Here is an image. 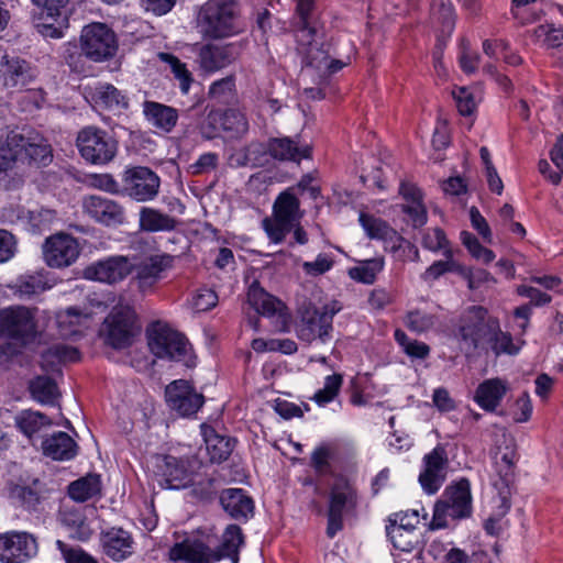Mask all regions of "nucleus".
I'll list each match as a JSON object with an SVG mask.
<instances>
[{"mask_svg":"<svg viewBox=\"0 0 563 563\" xmlns=\"http://www.w3.org/2000/svg\"><path fill=\"white\" fill-rule=\"evenodd\" d=\"M76 144L81 157L95 165H104L117 155L118 143L104 130L86 126L78 132Z\"/></svg>","mask_w":563,"mask_h":563,"instance_id":"423d86ee","label":"nucleus"},{"mask_svg":"<svg viewBox=\"0 0 563 563\" xmlns=\"http://www.w3.org/2000/svg\"><path fill=\"white\" fill-rule=\"evenodd\" d=\"M84 209L89 217L108 227L121 224L124 220V209L118 202L101 196L85 198Z\"/></svg>","mask_w":563,"mask_h":563,"instance_id":"aec40b11","label":"nucleus"},{"mask_svg":"<svg viewBox=\"0 0 563 563\" xmlns=\"http://www.w3.org/2000/svg\"><path fill=\"white\" fill-rule=\"evenodd\" d=\"M101 543L104 553L113 561L120 562L133 553V538L121 528H110L101 533Z\"/></svg>","mask_w":563,"mask_h":563,"instance_id":"5701e85b","label":"nucleus"},{"mask_svg":"<svg viewBox=\"0 0 563 563\" xmlns=\"http://www.w3.org/2000/svg\"><path fill=\"white\" fill-rule=\"evenodd\" d=\"M383 258H373L361 266L351 268L350 276L357 282L369 285L375 282L377 274L383 269Z\"/></svg>","mask_w":563,"mask_h":563,"instance_id":"3c124183","label":"nucleus"},{"mask_svg":"<svg viewBox=\"0 0 563 563\" xmlns=\"http://www.w3.org/2000/svg\"><path fill=\"white\" fill-rule=\"evenodd\" d=\"M508 390V385L500 378H490L478 385L475 401L486 411H494Z\"/></svg>","mask_w":563,"mask_h":563,"instance_id":"cd10ccee","label":"nucleus"},{"mask_svg":"<svg viewBox=\"0 0 563 563\" xmlns=\"http://www.w3.org/2000/svg\"><path fill=\"white\" fill-rule=\"evenodd\" d=\"M206 450L212 463H221L231 455L234 441L228 435L219 434L212 427L203 426Z\"/></svg>","mask_w":563,"mask_h":563,"instance_id":"7c9ffc66","label":"nucleus"},{"mask_svg":"<svg viewBox=\"0 0 563 563\" xmlns=\"http://www.w3.org/2000/svg\"><path fill=\"white\" fill-rule=\"evenodd\" d=\"M358 220L368 238L390 244L393 251L400 247L401 238L386 221L364 212L360 213Z\"/></svg>","mask_w":563,"mask_h":563,"instance_id":"bb28decb","label":"nucleus"},{"mask_svg":"<svg viewBox=\"0 0 563 563\" xmlns=\"http://www.w3.org/2000/svg\"><path fill=\"white\" fill-rule=\"evenodd\" d=\"M247 300L258 313L267 317L280 314L285 308L279 299L256 286L250 288Z\"/></svg>","mask_w":563,"mask_h":563,"instance_id":"e433bc0d","label":"nucleus"},{"mask_svg":"<svg viewBox=\"0 0 563 563\" xmlns=\"http://www.w3.org/2000/svg\"><path fill=\"white\" fill-rule=\"evenodd\" d=\"M165 396L170 409L184 417L196 413L205 401L203 395L197 393L184 379L170 383L165 389Z\"/></svg>","mask_w":563,"mask_h":563,"instance_id":"ddd939ff","label":"nucleus"},{"mask_svg":"<svg viewBox=\"0 0 563 563\" xmlns=\"http://www.w3.org/2000/svg\"><path fill=\"white\" fill-rule=\"evenodd\" d=\"M16 252V240L7 230H0V264L10 261Z\"/></svg>","mask_w":563,"mask_h":563,"instance_id":"338daca9","label":"nucleus"},{"mask_svg":"<svg viewBox=\"0 0 563 563\" xmlns=\"http://www.w3.org/2000/svg\"><path fill=\"white\" fill-rule=\"evenodd\" d=\"M80 254L78 241L67 233H56L45 240L43 245L44 261L49 267L70 266Z\"/></svg>","mask_w":563,"mask_h":563,"instance_id":"9b49d317","label":"nucleus"},{"mask_svg":"<svg viewBox=\"0 0 563 563\" xmlns=\"http://www.w3.org/2000/svg\"><path fill=\"white\" fill-rule=\"evenodd\" d=\"M472 511V496L470 482L460 479L456 484L445 488L440 500L434 505L433 518L430 522L432 530L443 529L448 526L446 518H466Z\"/></svg>","mask_w":563,"mask_h":563,"instance_id":"20e7f679","label":"nucleus"},{"mask_svg":"<svg viewBox=\"0 0 563 563\" xmlns=\"http://www.w3.org/2000/svg\"><path fill=\"white\" fill-rule=\"evenodd\" d=\"M272 163L269 143L252 141L246 146L234 151L229 156V164L232 167H266Z\"/></svg>","mask_w":563,"mask_h":563,"instance_id":"412c9836","label":"nucleus"},{"mask_svg":"<svg viewBox=\"0 0 563 563\" xmlns=\"http://www.w3.org/2000/svg\"><path fill=\"white\" fill-rule=\"evenodd\" d=\"M82 53L93 62H102L114 56L118 43L114 32L103 23L86 25L80 35Z\"/></svg>","mask_w":563,"mask_h":563,"instance_id":"6e6552de","label":"nucleus"},{"mask_svg":"<svg viewBox=\"0 0 563 563\" xmlns=\"http://www.w3.org/2000/svg\"><path fill=\"white\" fill-rule=\"evenodd\" d=\"M15 423L23 434L32 438L43 429L48 428L52 421L38 411L23 410L15 417Z\"/></svg>","mask_w":563,"mask_h":563,"instance_id":"a19ab883","label":"nucleus"},{"mask_svg":"<svg viewBox=\"0 0 563 563\" xmlns=\"http://www.w3.org/2000/svg\"><path fill=\"white\" fill-rule=\"evenodd\" d=\"M197 23L205 36H232L241 31L239 4L235 0H208L199 10Z\"/></svg>","mask_w":563,"mask_h":563,"instance_id":"f257e3e1","label":"nucleus"},{"mask_svg":"<svg viewBox=\"0 0 563 563\" xmlns=\"http://www.w3.org/2000/svg\"><path fill=\"white\" fill-rule=\"evenodd\" d=\"M305 43L298 42L300 52L305 55L307 66L317 69L325 68L329 64L328 51H325L317 40L314 34L311 37H305Z\"/></svg>","mask_w":563,"mask_h":563,"instance_id":"79ce46f5","label":"nucleus"},{"mask_svg":"<svg viewBox=\"0 0 563 563\" xmlns=\"http://www.w3.org/2000/svg\"><path fill=\"white\" fill-rule=\"evenodd\" d=\"M445 260L444 261H435L431 266H429L426 272L422 275V278L424 280L429 279H438L440 276L448 272H455L459 274L464 275L466 278H468V286L470 288H474V279L471 276V273L461 264H459L453 258V250L452 249H445L443 253Z\"/></svg>","mask_w":563,"mask_h":563,"instance_id":"f704fd0d","label":"nucleus"},{"mask_svg":"<svg viewBox=\"0 0 563 563\" xmlns=\"http://www.w3.org/2000/svg\"><path fill=\"white\" fill-rule=\"evenodd\" d=\"M486 328L487 332L484 342L489 343L490 349L496 355L501 353L516 354L518 352V347L512 343L511 335L500 330L499 321L497 319L488 318Z\"/></svg>","mask_w":563,"mask_h":563,"instance_id":"c9c22d12","label":"nucleus"},{"mask_svg":"<svg viewBox=\"0 0 563 563\" xmlns=\"http://www.w3.org/2000/svg\"><path fill=\"white\" fill-rule=\"evenodd\" d=\"M296 14L298 22L296 23V37L297 42H303L305 37H311L314 30L310 26L309 16L313 10V0H296Z\"/></svg>","mask_w":563,"mask_h":563,"instance_id":"de8ad7c7","label":"nucleus"},{"mask_svg":"<svg viewBox=\"0 0 563 563\" xmlns=\"http://www.w3.org/2000/svg\"><path fill=\"white\" fill-rule=\"evenodd\" d=\"M432 15L442 25V32L450 34L454 27V9L449 0H433Z\"/></svg>","mask_w":563,"mask_h":563,"instance_id":"864d4df0","label":"nucleus"},{"mask_svg":"<svg viewBox=\"0 0 563 563\" xmlns=\"http://www.w3.org/2000/svg\"><path fill=\"white\" fill-rule=\"evenodd\" d=\"M21 134L0 135V174L11 170L20 156Z\"/></svg>","mask_w":563,"mask_h":563,"instance_id":"ea45409f","label":"nucleus"},{"mask_svg":"<svg viewBox=\"0 0 563 563\" xmlns=\"http://www.w3.org/2000/svg\"><path fill=\"white\" fill-rule=\"evenodd\" d=\"M538 37H544L545 43L550 47H558L563 42V26H554L553 24L540 25L536 30Z\"/></svg>","mask_w":563,"mask_h":563,"instance_id":"0e129e2a","label":"nucleus"},{"mask_svg":"<svg viewBox=\"0 0 563 563\" xmlns=\"http://www.w3.org/2000/svg\"><path fill=\"white\" fill-rule=\"evenodd\" d=\"M172 561L186 563H214L222 559V554L212 550L199 539H185L175 543L168 551Z\"/></svg>","mask_w":563,"mask_h":563,"instance_id":"f3484780","label":"nucleus"},{"mask_svg":"<svg viewBox=\"0 0 563 563\" xmlns=\"http://www.w3.org/2000/svg\"><path fill=\"white\" fill-rule=\"evenodd\" d=\"M341 310L336 302L318 308L311 303L300 309V320L297 324L299 340L311 343L320 340L325 343L331 338L333 317Z\"/></svg>","mask_w":563,"mask_h":563,"instance_id":"39448f33","label":"nucleus"},{"mask_svg":"<svg viewBox=\"0 0 563 563\" xmlns=\"http://www.w3.org/2000/svg\"><path fill=\"white\" fill-rule=\"evenodd\" d=\"M88 316L84 314L82 311L76 307L67 308L64 311H59L56 314V322L59 328L60 335L70 338L80 332L79 328L82 320L87 319Z\"/></svg>","mask_w":563,"mask_h":563,"instance_id":"37998d69","label":"nucleus"},{"mask_svg":"<svg viewBox=\"0 0 563 563\" xmlns=\"http://www.w3.org/2000/svg\"><path fill=\"white\" fill-rule=\"evenodd\" d=\"M68 27L67 19H56L54 22H43L37 24V31L46 38H62L65 30Z\"/></svg>","mask_w":563,"mask_h":563,"instance_id":"e2e57ef3","label":"nucleus"},{"mask_svg":"<svg viewBox=\"0 0 563 563\" xmlns=\"http://www.w3.org/2000/svg\"><path fill=\"white\" fill-rule=\"evenodd\" d=\"M243 544V533L239 526L230 525L222 537L223 555L236 554L239 548Z\"/></svg>","mask_w":563,"mask_h":563,"instance_id":"4d7b16f0","label":"nucleus"},{"mask_svg":"<svg viewBox=\"0 0 563 563\" xmlns=\"http://www.w3.org/2000/svg\"><path fill=\"white\" fill-rule=\"evenodd\" d=\"M57 545L63 552L66 563H98L92 556L80 549L66 550V545L62 541H57Z\"/></svg>","mask_w":563,"mask_h":563,"instance_id":"774afa93","label":"nucleus"},{"mask_svg":"<svg viewBox=\"0 0 563 563\" xmlns=\"http://www.w3.org/2000/svg\"><path fill=\"white\" fill-rule=\"evenodd\" d=\"M156 468L161 485L169 489L188 488L195 473L191 460L173 455L157 457Z\"/></svg>","mask_w":563,"mask_h":563,"instance_id":"9d476101","label":"nucleus"},{"mask_svg":"<svg viewBox=\"0 0 563 563\" xmlns=\"http://www.w3.org/2000/svg\"><path fill=\"white\" fill-rule=\"evenodd\" d=\"M342 384L343 377L341 374L329 375L324 378L323 387L317 390L311 399L319 406H325L335 399Z\"/></svg>","mask_w":563,"mask_h":563,"instance_id":"09e8293b","label":"nucleus"},{"mask_svg":"<svg viewBox=\"0 0 563 563\" xmlns=\"http://www.w3.org/2000/svg\"><path fill=\"white\" fill-rule=\"evenodd\" d=\"M68 496L77 501L85 503L101 497L102 481L99 474L89 473L68 485Z\"/></svg>","mask_w":563,"mask_h":563,"instance_id":"2f4dec72","label":"nucleus"},{"mask_svg":"<svg viewBox=\"0 0 563 563\" xmlns=\"http://www.w3.org/2000/svg\"><path fill=\"white\" fill-rule=\"evenodd\" d=\"M434 323L435 318L433 314L420 310L410 311L406 317V325L417 333L428 331Z\"/></svg>","mask_w":563,"mask_h":563,"instance_id":"13d9d810","label":"nucleus"},{"mask_svg":"<svg viewBox=\"0 0 563 563\" xmlns=\"http://www.w3.org/2000/svg\"><path fill=\"white\" fill-rule=\"evenodd\" d=\"M21 144L22 146H20V154L24 151L32 162L42 165H46L48 162H51L52 150L46 142H30L29 140H25L23 135H21Z\"/></svg>","mask_w":563,"mask_h":563,"instance_id":"8fccbe9b","label":"nucleus"},{"mask_svg":"<svg viewBox=\"0 0 563 563\" xmlns=\"http://www.w3.org/2000/svg\"><path fill=\"white\" fill-rule=\"evenodd\" d=\"M448 466V454L441 444L424 455L423 471L419 475V483L427 494L433 495L440 489L445 481Z\"/></svg>","mask_w":563,"mask_h":563,"instance_id":"f8f14e48","label":"nucleus"},{"mask_svg":"<svg viewBox=\"0 0 563 563\" xmlns=\"http://www.w3.org/2000/svg\"><path fill=\"white\" fill-rule=\"evenodd\" d=\"M0 75L3 85L9 88L24 87L33 77L32 69L19 57L3 56L0 63Z\"/></svg>","mask_w":563,"mask_h":563,"instance_id":"a878e982","label":"nucleus"},{"mask_svg":"<svg viewBox=\"0 0 563 563\" xmlns=\"http://www.w3.org/2000/svg\"><path fill=\"white\" fill-rule=\"evenodd\" d=\"M422 246L433 253H438L440 251L444 253L445 249H451L444 231L440 228H433L424 232L422 236Z\"/></svg>","mask_w":563,"mask_h":563,"instance_id":"6e6d98bb","label":"nucleus"},{"mask_svg":"<svg viewBox=\"0 0 563 563\" xmlns=\"http://www.w3.org/2000/svg\"><path fill=\"white\" fill-rule=\"evenodd\" d=\"M47 283L41 275L20 276L11 286L13 294L22 299L38 295L47 289Z\"/></svg>","mask_w":563,"mask_h":563,"instance_id":"a18cd8bd","label":"nucleus"},{"mask_svg":"<svg viewBox=\"0 0 563 563\" xmlns=\"http://www.w3.org/2000/svg\"><path fill=\"white\" fill-rule=\"evenodd\" d=\"M453 97L456 101L459 112L462 115H471L475 108L476 102L472 91L466 87H460L453 90Z\"/></svg>","mask_w":563,"mask_h":563,"instance_id":"680f3d73","label":"nucleus"},{"mask_svg":"<svg viewBox=\"0 0 563 563\" xmlns=\"http://www.w3.org/2000/svg\"><path fill=\"white\" fill-rule=\"evenodd\" d=\"M143 114L153 126L164 132H170L178 120L175 108L148 100L143 103Z\"/></svg>","mask_w":563,"mask_h":563,"instance_id":"c85d7f7f","label":"nucleus"},{"mask_svg":"<svg viewBox=\"0 0 563 563\" xmlns=\"http://www.w3.org/2000/svg\"><path fill=\"white\" fill-rule=\"evenodd\" d=\"M240 55V46L229 44H207L200 48L199 65L207 73L220 70L233 63Z\"/></svg>","mask_w":563,"mask_h":563,"instance_id":"a211bd4d","label":"nucleus"},{"mask_svg":"<svg viewBox=\"0 0 563 563\" xmlns=\"http://www.w3.org/2000/svg\"><path fill=\"white\" fill-rule=\"evenodd\" d=\"M92 99L97 104L110 110L126 109L129 106L126 96L113 85L107 82L96 86Z\"/></svg>","mask_w":563,"mask_h":563,"instance_id":"58836bf2","label":"nucleus"},{"mask_svg":"<svg viewBox=\"0 0 563 563\" xmlns=\"http://www.w3.org/2000/svg\"><path fill=\"white\" fill-rule=\"evenodd\" d=\"M208 119L213 122L220 121L223 131L234 139L242 137L249 131V121L245 114L238 109H228L222 113L211 111Z\"/></svg>","mask_w":563,"mask_h":563,"instance_id":"473e14b6","label":"nucleus"},{"mask_svg":"<svg viewBox=\"0 0 563 563\" xmlns=\"http://www.w3.org/2000/svg\"><path fill=\"white\" fill-rule=\"evenodd\" d=\"M217 302L218 296L211 289H201L192 298V307L199 312L210 310L217 305Z\"/></svg>","mask_w":563,"mask_h":563,"instance_id":"69168bd1","label":"nucleus"},{"mask_svg":"<svg viewBox=\"0 0 563 563\" xmlns=\"http://www.w3.org/2000/svg\"><path fill=\"white\" fill-rule=\"evenodd\" d=\"M36 552V541L26 532H9L0 536V561L4 563H23Z\"/></svg>","mask_w":563,"mask_h":563,"instance_id":"4468645a","label":"nucleus"},{"mask_svg":"<svg viewBox=\"0 0 563 563\" xmlns=\"http://www.w3.org/2000/svg\"><path fill=\"white\" fill-rule=\"evenodd\" d=\"M386 531L396 549L402 552H410L413 549V533H409L408 531L398 528L397 525L387 526Z\"/></svg>","mask_w":563,"mask_h":563,"instance_id":"5fc2aeb1","label":"nucleus"},{"mask_svg":"<svg viewBox=\"0 0 563 563\" xmlns=\"http://www.w3.org/2000/svg\"><path fill=\"white\" fill-rule=\"evenodd\" d=\"M140 230L144 232H169L177 225V220L155 208L143 207L140 210Z\"/></svg>","mask_w":563,"mask_h":563,"instance_id":"72a5a7b5","label":"nucleus"},{"mask_svg":"<svg viewBox=\"0 0 563 563\" xmlns=\"http://www.w3.org/2000/svg\"><path fill=\"white\" fill-rule=\"evenodd\" d=\"M158 57L161 60L167 63L170 66L172 71L175 75V78L179 81L180 90L184 93H187L190 88L192 78L191 74L186 68V65L181 63L176 56L168 53H159Z\"/></svg>","mask_w":563,"mask_h":563,"instance_id":"603ef678","label":"nucleus"},{"mask_svg":"<svg viewBox=\"0 0 563 563\" xmlns=\"http://www.w3.org/2000/svg\"><path fill=\"white\" fill-rule=\"evenodd\" d=\"M487 310L479 306L467 309L459 328L457 336L466 350H475L486 338Z\"/></svg>","mask_w":563,"mask_h":563,"instance_id":"dca6fc26","label":"nucleus"},{"mask_svg":"<svg viewBox=\"0 0 563 563\" xmlns=\"http://www.w3.org/2000/svg\"><path fill=\"white\" fill-rule=\"evenodd\" d=\"M272 161L297 162L310 157L311 147L288 136L268 140Z\"/></svg>","mask_w":563,"mask_h":563,"instance_id":"393cba45","label":"nucleus"},{"mask_svg":"<svg viewBox=\"0 0 563 563\" xmlns=\"http://www.w3.org/2000/svg\"><path fill=\"white\" fill-rule=\"evenodd\" d=\"M133 265L126 256H111L92 263L84 269V277L89 280L115 284L132 272Z\"/></svg>","mask_w":563,"mask_h":563,"instance_id":"2eb2a0df","label":"nucleus"},{"mask_svg":"<svg viewBox=\"0 0 563 563\" xmlns=\"http://www.w3.org/2000/svg\"><path fill=\"white\" fill-rule=\"evenodd\" d=\"M190 482V495L199 500L212 499L217 492L216 478L206 472H195Z\"/></svg>","mask_w":563,"mask_h":563,"instance_id":"49530a36","label":"nucleus"},{"mask_svg":"<svg viewBox=\"0 0 563 563\" xmlns=\"http://www.w3.org/2000/svg\"><path fill=\"white\" fill-rule=\"evenodd\" d=\"M173 257L167 254L153 255L136 266L134 280L142 292L152 291L163 278L164 272L172 266Z\"/></svg>","mask_w":563,"mask_h":563,"instance_id":"6ab92c4d","label":"nucleus"},{"mask_svg":"<svg viewBox=\"0 0 563 563\" xmlns=\"http://www.w3.org/2000/svg\"><path fill=\"white\" fill-rule=\"evenodd\" d=\"M357 503V494L354 486L344 477L335 478L330 489L328 512L343 516L354 509Z\"/></svg>","mask_w":563,"mask_h":563,"instance_id":"b1692460","label":"nucleus"},{"mask_svg":"<svg viewBox=\"0 0 563 563\" xmlns=\"http://www.w3.org/2000/svg\"><path fill=\"white\" fill-rule=\"evenodd\" d=\"M44 455L56 461L71 460L77 454V444L66 432H55L42 443Z\"/></svg>","mask_w":563,"mask_h":563,"instance_id":"c756f323","label":"nucleus"},{"mask_svg":"<svg viewBox=\"0 0 563 563\" xmlns=\"http://www.w3.org/2000/svg\"><path fill=\"white\" fill-rule=\"evenodd\" d=\"M123 190L139 202L153 200L159 191L161 179L148 167L136 166L123 174Z\"/></svg>","mask_w":563,"mask_h":563,"instance_id":"1a4fd4ad","label":"nucleus"},{"mask_svg":"<svg viewBox=\"0 0 563 563\" xmlns=\"http://www.w3.org/2000/svg\"><path fill=\"white\" fill-rule=\"evenodd\" d=\"M147 341L151 352L162 360L183 362L192 366L191 347L187 339L178 331L163 322H155L147 330Z\"/></svg>","mask_w":563,"mask_h":563,"instance_id":"7ed1b4c3","label":"nucleus"},{"mask_svg":"<svg viewBox=\"0 0 563 563\" xmlns=\"http://www.w3.org/2000/svg\"><path fill=\"white\" fill-rule=\"evenodd\" d=\"M140 331L141 325L133 307L119 302L106 317L100 335L107 345L115 350H123L132 345Z\"/></svg>","mask_w":563,"mask_h":563,"instance_id":"f03ea898","label":"nucleus"},{"mask_svg":"<svg viewBox=\"0 0 563 563\" xmlns=\"http://www.w3.org/2000/svg\"><path fill=\"white\" fill-rule=\"evenodd\" d=\"M62 522L70 528L78 529L79 539H87L90 531L85 522L82 514L77 509H64L60 512Z\"/></svg>","mask_w":563,"mask_h":563,"instance_id":"bf43d9fd","label":"nucleus"},{"mask_svg":"<svg viewBox=\"0 0 563 563\" xmlns=\"http://www.w3.org/2000/svg\"><path fill=\"white\" fill-rule=\"evenodd\" d=\"M32 397L42 405H55L59 396L55 382L46 376H38L30 384Z\"/></svg>","mask_w":563,"mask_h":563,"instance_id":"c03bdc74","label":"nucleus"},{"mask_svg":"<svg viewBox=\"0 0 563 563\" xmlns=\"http://www.w3.org/2000/svg\"><path fill=\"white\" fill-rule=\"evenodd\" d=\"M273 209L276 219H279L280 222H287L290 225H294L301 217L300 202L290 190H285L279 194Z\"/></svg>","mask_w":563,"mask_h":563,"instance_id":"4c0bfd02","label":"nucleus"},{"mask_svg":"<svg viewBox=\"0 0 563 563\" xmlns=\"http://www.w3.org/2000/svg\"><path fill=\"white\" fill-rule=\"evenodd\" d=\"M219 500L223 510L235 520H247L254 514L253 499L242 488L223 489Z\"/></svg>","mask_w":563,"mask_h":563,"instance_id":"4be33fe9","label":"nucleus"},{"mask_svg":"<svg viewBox=\"0 0 563 563\" xmlns=\"http://www.w3.org/2000/svg\"><path fill=\"white\" fill-rule=\"evenodd\" d=\"M36 336L34 312L23 306L0 310V338L13 341L20 346L31 343Z\"/></svg>","mask_w":563,"mask_h":563,"instance_id":"0eeeda50","label":"nucleus"},{"mask_svg":"<svg viewBox=\"0 0 563 563\" xmlns=\"http://www.w3.org/2000/svg\"><path fill=\"white\" fill-rule=\"evenodd\" d=\"M262 224L268 238L274 243H280L292 228V225L287 222H280L279 219L275 217L274 219L265 218Z\"/></svg>","mask_w":563,"mask_h":563,"instance_id":"052dcab7","label":"nucleus"}]
</instances>
